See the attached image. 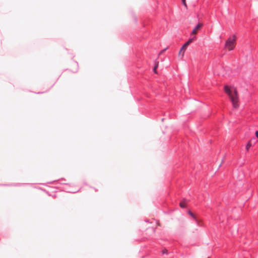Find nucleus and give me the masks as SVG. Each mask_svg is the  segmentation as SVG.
Wrapping results in <instances>:
<instances>
[{"instance_id":"nucleus-1","label":"nucleus","mask_w":258,"mask_h":258,"mask_svg":"<svg viewBox=\"0 0 258 258\" xmlns=\"http://www.w3.org/2000/svg\"><path fill=\"white\" fill-rule=\"evenodd\" d=\"M224 91L229 96L232 103L233 107L236 108L239 106L238 96L237 90L235 88L231 89L228 86H225Z\"/></svg>"},{"instance_id":"nucleus-2","label":"nucleus","mask_w":258,"mask_h":258,"mask_svg":"<svg viewBox=\"0 0 258 258\" xmlns=\"http://www.w3.org/2000/svg\"><path fill=\"white\" fill-rule=\"evenodd\" d=\"M236 36L235 35L228 38L225 43V48H227L229 51L233 50L236 46Z\"/></svg>"},{"instance_id":"nucleus-3","label":"nucleus","mask_w":258,"mask_h":258,"mask_svg":"<svg viewBox=\"0 0 258 258\" xmlns=\"http://www.w3.org/2000/svg\"><path fill=\"white\" fill-rule=\"evenodd\" d=\"M196 39H197L196 37L194 36L192 38L188 39V40L181 48V49L178 53L179 56L181 57V58L183 57L184 51H185V49H186L187 47L189 45L190 43L192 42Z\"/></svg>"},{"instance_id":"nucleus-4","label":"nucleus","mask_w":258,"mask_h":258,"mask_svg":"<svg viewBox=\"0 0 258 258\" xmlns=\"http://www.w3.org/2000/svg\"><path fill=\"white\" fill-rule=\"evenodd\" d=\"M203 26V23H199L197 26L194 28V29L192 30L191 35H196L199 31L201 30V29L202 28Z\"/></svg>"},{"instance_id":"nucleus-5","label":"nucleus","mask_w":258,"mask_h":258,"mask_svg":"<svg viewBox=\"0 0 258 258\" xmlns=\"http://www.w3.org/2000/svg\"><path fill=\"white\" fill-rule=\"evenodd\" d=\"M158 65H159V62L158 61L156 62L155 67H154V69H153V71H154L155 73H157V68H158Z\"/></svg>"},{"instance_id":"nucleus-6","label":"nucleus","mask_w":258,"mask_h":258,"mask_svg":"<svg viewBox=\"0 0 258 258\" xmlns=\"http://www.w3.org/2000/svg\"><path fill=\"white\" fill-rule=\"evenodd\" d=\"M179 205L180 207L182 208L186 207V203L183 201L180 202Z\"/></svg>"},{"instance_id":"nucleus-7","label":"nucleus","mask_w":258,"mask_h":258,"mask_svg":"<svg viewBox=\"0 0 258 258\" xmlns=\"http://www.w3.org/2000/svg\"><path fill=\"white\" fill-rule=\"evenodd\" d=\"M252 145L250 142H249L246 146V149L248 151L249 149L251 147Z\"/></svg>"},{"instance_id":"nucleus-8","label":"nucleus","mask_w":258,"mask_h":258,"mask_svg":"<svg viewBox=\"0 0 258 258\" xmlns=\"http://www.w3.org/2000/svg\"><path fill=\"white\" fill-rule=\"evenodd\" d=\"M188 214L189 215H190L194 219H196V216L195 215H194L191 211H188Z\"/></svg>"},{"instance_id":"nucleus-9","label":"nucleus","mask_w":258,"mask_h":258,"mask_svg":"<svg viewBox=\"0 0 258 258\" xmlns=\"http://www.w3.org/2000/svg\"><path fill=\"white\" fill-rule=\"evenodd\" d=\"M181 1L184 7L187 8V5L185 0H181Z\"/></svg>"},{"instance_id":"nucleus-10","label":"nucleus","mask_w":258,"mask_h":258,"mask_svg":"<svg viewBox=\"0 0 258 258\" xmlns=\"http://www.w3.org/2000/svg\"><path fill=\"white\" fill-rule=\"evenodd\" d=\"M162 254H165V253H167V250L166 249H164L162 250Z\"/></svg>"},{"instance_id":"nucleus-11","label":"nucleus","mask_w":258,"mask_h":258,"mask_svg":"<svg viewBox=\"0 0 258 258\" xmlns=\"http://www.w3.org/2000/svg\"><path fill=\"white\" fill-rule=\"evenodd\" d=\"M255 135H256V137L258 138V131H256L255 132Z\"/></svg>"}]
</instances>
